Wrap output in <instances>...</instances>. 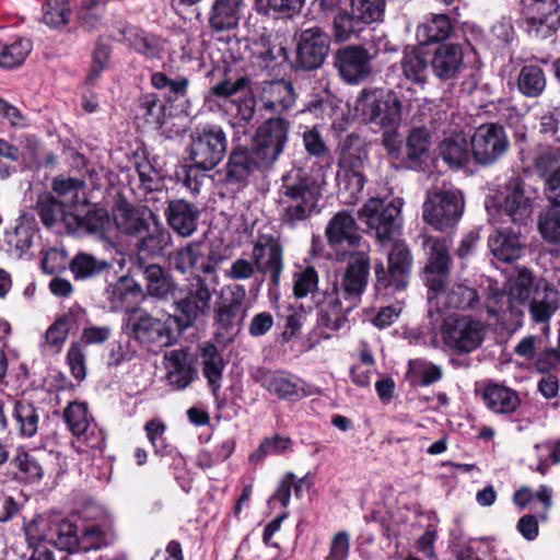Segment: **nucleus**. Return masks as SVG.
Here are the masks:
<instances>
[{"label": "nucleus", "mask_w": 560, "mask_h": 560, "mask_svg": "<svg viewBox=\"0 0 560 560\" xmlns=\"http://www.w3.org/2000/svg\"><path fill=\"white\" fill-rule=\"evenodd\" d=\"M324 179L303 167H293L280 179L277 202L288 224L304 221L318 212Z\"/></svg>", "instance_id": "obj_1"}, {"label": "nucleus", "mask_w": 560, "mask_h": 560, "mask_svg": "<svg viewBox=\"0 0 560 560\" xmlns=\"http://www.w3.org/2000/svg\"><path fill=\"white\" fill-rule=\"evenodd\" d=\"M318 282H294L293 292L299 299L306 296L308 293L316 303H322L332 308L335 318L330 319L326 315L322 316L323 324L330 329L337 330L341 327L342 302H347L346 311L352 310L360 301V295L364 291L365 282H332V291L326 294L323 291L324 299L320 300Z\"/></svg>", "instance_id": "obj_2"}, {"label": "nucleus", "mask_w": 560, "mask_h": 560, "mask_svg": "<svg viewBox=\"0 0 560 560\" xmlns=\"http://www.w3.org/2000/svg\"><path fill=\"white\" fill-rule=\"evenodd\" d=\"M126 326L131 335L142 343L170 347L183 330L182 318L167 315L156 318L143 310H131Z\"/></svg>", "instance_id": "obj_3"}, {"label": "nucleus", "mask_w": 560, "mask_h": 560, "mask_svg": "<svg viewBox=\"0 0 560 560\" xmlns=\"http://www.w3.org/2000/svg\"><path fill=\"white\" fill-rule=\"evenodd\" d=\"M228 150V138L218 125L196 127L189 135L186 148L191 166L200 171H211L221 163Z\"/></svg>", "instance_id": "obj_4"}, {"label": "nucleus", "mask_w": 560, "mask_h": 560, "mask_svg": "<svg viewBox=\"0 0 560 560\" xmlns=\"http://www.w3.org/2000/svg\"><path fill=\"white\" fill-rule=\"evenodd\" d=\"M465 207L460 190L435 188L427 194L422 206V219L438 231L454 228L463 215Z\"/></svg>", "instance_id": "obj_5"}, {"label": "nucleus", "mask_w": 560, "mask_h": 560, "mask_svg": "<svg viewBox=\"0 0 560 560\" xmlns=\"http://www.w3.org/2000/svg\"><path fill=\"white\" fill-rule=\"evenodd\" d=\"M401 109V101L390 90H363L355 103V110L365 121L376 122L383 127L398 126Z\"/></svg>", "instance_id": "obj_6"}, {"label": "nucleus", "mask_w": 560, "mask_h": 560, "mask_svg": "<svg viewBox=\"0 0 560 560\" xmlns=\"http://www.w3.org/2000/svg\"><path fill=\"white\" fill-rule=\"evenodd\" d=\"M401 199H395L384 206L378 198L369 199L359 211V219L374 230L381 243L390 241L399 228Z\"/></svg>", "instance_id": "obj_7"}, {"label": "nucleus", "mask_w": 560, "mask_h": 560, "mask_svg": "<svg viewBox=\"0 0 560 560\" xmlns=\"http://www.w3.org/2000/svg\"><path fill=\"white\" fill-rule=\"evenodd\" d=\"M485 325L470 316H450L441 328L444 343L459 353L477 349L485 338Z\"/></svg>", "instance_id": "obj_8"}, {"label": "nucleus", "mask_w": 560, "mask_h": 560, "mask_svg": "<svg viewBox=\"0 0 560 560\" xmlns=\"http://www.w3.org/2000/svg\"><path fill=\"white\" fill-rule=\"evenodd\" d=\"M509 145L506 132L498 124L479 126L470 139L471 154L482 165L495 163L506 153Z\"/></svg>", "instance_id": "obj_9"}, {"label": "nucleus", "mask_w": 560, "mask_h": 560, "mask_svg": "<svg viewBox=\"0 0 560 560\" xmlns=\"http://www.w3.org/2000/svg\"><path fill=\"white\" fill-rule=\"evenodd\" d=\"M477 292L463 282H430L428 290L429 316L447 308H467L477 300Z\"/></svg>", "instance_id": "obj_10"}, {"label": "nucleus", "mask_w": 560, "mask_h": 560, "mask_svg": "<svg viewBox=\"0 0 560 560\" xmlns=\"http://www.w3.org/2000/svg\"><path fill=\"white\" fill-rule=\"evenodd\" d=\"M538 190L518 178H513L506 185L501 212L517 224H526L533 215L534 203Z\"/></svg>", "instance_id": "obj_11"}, {"label": "nucleus", "mask_w": 560, "mask_h": 560, "mask_svg": "<svg viewBox=\"0 0 560 560\" xmlns=\"http://www.w3.org/2000/svg\"><path fill=\"white\" fill-rule=\"evenodd\" d=\"M30 541H47L52 546L67 551L78 550L79 536L74 524L67 520L48 525L46 521L34 522L26 528Z\"/></svg>", "instance_id": "obj_12"}, {"label": "nucleus", "mask_w": 560, "mask_h": 560, "mask_svg": "<svg viewBox=\"0 0 560 560\" xmlns=\"http://www.w3.org/2000/svg\"><path fill=\"white\" fill-rule=\"evenodd\" d=\"M523 13L528 31L540 37H548L560 25V7L557 0H523Z\"/></svg>", "instance_id": "obj_13"}, {"label": "nucleus", "mask_w": 560, "mask_h": 560, "mask_svg": "<svg viewBox=\"0 0 560 560\" xmlns=\"http://www.w3.org/2000/svg\"><path fill=\"white\" fill-rule=\"evenodd\" d=\"M289 121L281 117L270 118L257 130L253 148L271 165L278 160L288 140Z\"/></svg>", "instance_id": "obj_14"}, {"label": "nucleus", "mask_w": 560, "mask_h": 560, "mask_svg": "<svg viewBox=\"0 0 560 560\" xmlns=\"http://www.w3.org/2000/svg\"><path fill=\"white\" fill-rule=\"evenodd\" d=\"M371 56L361 46H347L335 56V67L342 80L349 84H359L372 72Z\"/></svg>", "instance_id": "obj_15"}, {"label": "nucleus", "mask_w": 560, "mask_h": 560, "mask_svg": "<svg viewBox=\"0 0 560 560\" xmlns=\"http://www.w3.org/2000/svg\"><path fill=\"white\" fill-rule=\"evenodd\" d=\"M249 79L238 77L235 81L224 80L210 90L211 94L224 98H231L236 107V116L248 122L254 118L256 108V98L249 89Z\"/></svg>", "instance_id": "obj_16"}, {"label": "nucleus", "mask_w": 560, "mask_h": 560, "mask_svg": "<svg viewBox=\"0 0 560 560\" xmlns=\"http://www.w3.org/2000/svg\"><path fill=\"white\" fill-rule=\"evenodd\" d=\"M211 291L205 282H190L187 289L177 292L175 304L180 312L183 329L191 326L210 308Z\"/></svg>", "instance_id": "obj_17"}, {"label": "nucleus", "mask_w": 560, "mask_h": 560, "mask_svg": "<svg viewBox=\"0 0 560 560\" xmlns=\"http://www.w3.org/2000/svg\"><path fill=\"white\" fill-rule=\"evenodd\" d=\"M329 50V37L319 27L304 30L298 43V62L306 70L322 66Z\"/></svg>", "instance_id": "obj_18"}, {"label": "nucleus", "mask_w": 560, "mask_h": 560, "mask_svg": "<svg viewBox=\"0 0 560 560\" xmlns=\"http://www.w3.org/2000/svg\"><path fill=\"white\" fill-rule=\"evenodd\" d=\"M326 236L337 254L365 244L358 233L354 218L347 211H340L331 218L326 228Z\"/></svg>", "instance_id": "obj_19"}, {"label": "nucleus", "mask_w": 560, "mask_h": 560, "mask_svg": "<svg viewBox=\"0 0 560 560\" xmlns=\"http://www.w3.org/2000/svg\"><path fill=\"white\" fill-rule=\"evenodd\" d=\"M258 271L270 280H278L282 270V249L270 235H259L253 249Z\"/></svg>", "instance_id": "obj_20"}, {"label": "nucleus", "mask_w": 560, "mask_h": 560, "mask_svg": "<svg viewBox=\"0 0 560 560\" xmlns=\"http://www.w3.org/2000/svg\"><path fill=\"white\" fill-rule=\"evenodd\" d=\"M269 166L271 164L265 162L262 155L256 154L254 148L236 147L229 156L225 177L229 183H243L256 170L268 168Z\"/></svg>", "instance_id": "obj_21"}, {"label": "nucleus", "mask_w": 560, "mask_h": 560, "mask_svg": "<svg viewBox=\"0 0 560 560\" xmlns=\"http://www.w3.org/2000/svg\"><path fill=\"white\" fill-rule=\"evenodd\" d=\"M66 225L73 232H85L104 236L109 228L112 221L108 211L104 208H89L85 212L81 209H75L65 217Z\"/></svg>", "instance_id": "obj_22"}, {"label": "nucleus", "mask_w": 560, "mask_h": 560, "mask_svg": "<svg viewBox=\"0 0 560 560\" xmlns=\"http://www.w3.org/2000/svg\"><path fill=\"white\" fill-rule=\"evenodd\" d=\"M464 66V51L459 44H442L432 57L431 67L434 75L441 81L457 78Z\"/></svg>", "instance_id": "obj_23"}, {"label": "nucleus", "mask_w": 560, "mask_h": 560, "mask_svg": "<svg viewBox=\"0 0 560 560\" xmlns=\"http://www.w3.org/2000/svg\"><path fill=\"white\" fill-rule=\"evenodd\" d=\"M259 100L266 110L281 114L292 108L296 94L291 82L275 80L261 83Z\"/></svg>", "instance_id": "obj_24"}, {"label": "nucleus", "mask_w": 560, "mask_h": 560, "mask_svg": "<svg viewBox=\"0 0 560 560\" xmlns=\"http://www.w3.org/2000/svg\"><path fill=\"white\" fill-rule=\"evenodd\" d=\"M254 378L271 395L280 399H296L305 396L299 384L284 372L258 369Z\"/></svg>", "instance_id": "obj_25"}, {"label": "nucleus", "mask_w": 560, "mask_h": 560, "mask_svg": "<svg viewBox=\"0 0 560 560\" xmlns=\"http://www.w3.org/2000/svg\"><path fill=\"white\" fill-rule=\"evenodd\" d=\"M164 366L166 370V380L176 390L186 388L197 374L188 359L187 352L182 349L165 352Z\"/></svg>", "instance_id": "obj_26"}, {"label": "nucleus", "mask_w": 560, "mask_h": 560, "mask_svg": "<svg viewBox=\"0 0 560 560\" xmlns=\"http://www.w3.org/2000/svg\"><path fill=\"white\" fill-rule=\"evenodd\" d=\"M150 218L152 222L140 235L137 244V250L141 257L162 256L172 246L171 233L156 220L153 213H150Z\"/></svg>", "instance_id": "obj_27"}, {"label": "nucleus", "mask_w": 560, "mask_h": 560, "mask_svg": "<svg viewBox=\"0 0 560 560\" xmlns=\"http://www.w3.org/2000/svg\"><path fill=\"white\" fill-rule=\"evenodd\" d=\"M439 156L451 167L466 166L471 154V147L463 132H453L444 136L438 145Z\"/></svg>", "instance_id": "obj_28"}, {"label": "nucleus", "mask_w": 560, "mask_h": 560, "mask_svg": "<svg viewBox=\"0 0 560 560\" xmlns=\"http://www.w3.org/2000/svg\"><path fill=\"white\" fill-rule=\"evenodd\" d=\"M172 265L182 273L189 272L194 278L200 279L201 275H212L218 262L200 255L199 247L188 245L177 253Z\"/></svg>", "instance_id": "obj_29"}, {"label": "nucleus", "mask_w": 560, "mask_h": 560, "mask_svg": "<svg viewBox=\"0 0 560 560\" xmlns=\"http://www.w3.org/2000/svg\"><path fill=\"white\" fill-rule=\"evenodd\" d=\"M560 306V294L549 282L536 287L529 303V313L536 323H547Z\"/></svg>", "instance_id": "obj_30"}, {"label": "nucleus", "mask_w": 560, "mask_h": 560, "mask_svg": "<svg viewBox=\"0 0 560 560\" xmlns=\"http://www.w3.org/2000/svg\"><path fill=\"white\" fill-rule=\"evenodd\" d=\"M404 78L418 86L424 88L428 82L430 68L427 54L418 47H406L400 60Z\"/></svg>", "instance_id": "obj_31"}, {"label": "nucleus", "mask_w": 560, "mask_h": 560, "mask_svg": "<svg viewBox=\"0 0 560 560\" xmlns=\"http://www.w3.org/2000/svg\"><path fill=\"white\" fill-rule=\"evenodd\" d=\"M69 269L77 279L109 277L115 262L98 258L90 253L80 252L69 262Z\"/></svg>", "instance_id": "obj_32"}, {"label": "nucleus", "mask_w": 560, "mask_h": 560, "mask_svg": "<svg viewBox=\"0 0 560 560\" xmlns=\"http://www.w3.org/2000/svg\"><path fill=\"white\" fill-rule=\"evenodd\" d=\"M166 219L180 236H190L197 229L198 210L185 200H173L168 203Z\"/></svg>", "instance_id": "obj_33"}, {"label": "nucleus", "mask_w": 560, "mask_h": 560, "mask_svg": "<svg viewBox=\"0 0 560 560\" xmlns=\"http://www.w3.org/2000/svg\"><path fill=\"white\" fill-rule=\"evenodd\" d=\"M368 153L362 139L355 135H348L340 144L339 172L362 173Z\"/></svg>", "instance_id": "obj_34"}, {"label": "nucleus", "mask_w": 560, "mask_h": 560, "mask_svg": "<svg viewBox=\"0 0 560 560\" xmlns=\"http://www.w3.org/2000/svg\"><path fill=\"white\" fill-rule=\"evenodd\" d=\"M488 244L493 256L505 262L517 259L523 249L518 235L505 230L491 234Z\"/></svg>", "instance_id": "obj_35"}, {"label": "nucleus", "mask_w": 560, "mask_h": 560, "mask_svg": "<svg viewBox=\"0 0 560 560\" xmlns=\"http://www.w3.org/2000/svg\"><path fill=\"white\" fill-rule=\"evenodd\" d=\"M242 5L243 0H215L209 18L211 27L218 32L236 27Z\"/></svg>", "instance_id": "obj_36"}, {"label": "nucleus", "mask_w": 560, "mask_h": 560, "mask_svg": "<svg viewBox=\"0 0 560 560\" xmlns=\"http://www.w3.org/2000/svg\"><path fill=\"white\" fill-rule=\"evenodd\" d=\"M451 31V21L446 14H431L417 26L416 38L420 45H429L445 40Z\"/></svg>", "instance_id": "obj_37"}, {"label": "nucleus", "mask_w": 560, "mask_h": 560, "mask_svg": "<svg viewBox=\"0 0 560 560\" xmlns=\"http://www.w3.org/2000/svg\"><path fill=\"white\" fill-rule=\"evenodd\" d=\"M112 308L130 310L144 299V293L137 282H113L106 289Z\"/></svg>", "instance_id": "obj_38"}, {"label": "nucleus", "mask_w": 560, "mask_h": 560, "mask_svg": "<svg viewBox=\"0 0 560 560\" xmlns=\"http://www.w3.org/2000/svg\"><path fill=\"white\" fill-rule=\"evenodd\" d=\"M124 40L136 51L147 58H159L163 50V42L155 35L148 34L135 26L122 30Z\"/></svg>", "instance_id": "obj_39"}, {"label": "nucleus", "mask_w": 560, "mask_h": 560, "mask_svg": "<svg viewBox=\"0 0 560 560\" xmlns=\"http://www.w3.org/2000/svg\"><path fill=\"white\" fill-rule=\"evenodd\" d=\"M483 400L490 410L502 415L514 412L520 405V398L514 390L498 384L485 388Z\"/></svg>", "instance_id": "obj_40"}, {"label": "nucleus", "mask_w": 560, "mask_h": 560, "mask_svg": "<svg viewBox=\"0 0 560 560\" xmlns=\"http://www.w3.org/2000/svg\"><path fill=\"white\" fill-rule=\"evenodd\" d=\"M200 359L202 373L208 381L213 393L221 387V378L224 370V362L217 347L210 342H205L200 347Z\"/></svg>", "instance_id": "obj_41"}, {"label": "nucleus", "mask_w": 560, "mask_h": 560, "mask_svg": "<svg viewBox=\"0 0 560 560\" xmlns=\"http://www.w3.org/2000/svg\"><path fill=\"white\" fill-rule=\"evenodd\" d=\"M544 70L536 65L523 66L516 79L517 90L526 97H538L546 89Z\"/></svg>", "instance_id": "obj_42"}, {"label": "nucleus", "mask_w": 560, "mask_h": 560, "mask_svg": "<svg viewBox=\"0 0 560 560\" xmlns=\"http://www.w3.org/2000/svg\"><path fill=\"white\" fill-rule=\"evenodd\" d=\"M368 249L369 245L365 243L338 254L342 256V259H346V256L348 255L343 280H366L370 271Z\"/></svg>", "instance_id": "obj_43"}, {"label": "nucleus", "mask_w": 560, "mask_h": 560, "mask_svg": "<svg viewBox=\"0 0 560 560\" xmlns=\"http://www.w3.org/2000/svg\"><path fill=\"white\" fill-rule=\"evenodd\" d=\"M306 0H256L258 14L273 19H292L303 9Z\"/></svg>", "instance_id": "obj_44"}, {"label": "nucleus", "mask_w": 560, "mask_h": 560, "mask_svg": "<svg viewBox=\"0 0 560 560\" xmlns=\"http://www.w3.org/2000/svg\"><path fill=\"white\" fill-rule=\"evenodd\" d=\"M115 539L112 527L108 525L91 524L85 526L79 536L78 550H98L110 545Z\"/></svg>", "instance_id": "obj_45"}, {"label": "nucleus", "mask_w": 560, "mask_h": 560, "mask_svg": "<svg viewBox=\"0 0 560 560\" xmlns=\"http://www.w3.org/2000/svg\"><path fill=\"white\" fill-rule=\"evenodd\" d=\"M117 229L128 235L140 236L151 223L140 210L131 207H120L114 218Z\"/></svg>", "instance_id": "obj_46"}, {"label": "nucleus", "mask_w": 560, "mask_h": 560, "mask_svg": "<svg viewBox=\"0 0 560 560\" xmlns=\"http://www.w3.org/2000/svg\"><path fill=\"white\" fill-rule=\"evenodd\" d=\"M32 48V43L27 38H16L10 44L0 42V66L14 68L22 65Z\"/></svg>", "instance_id": "obj_47"}, {"label": "nucleus", "mask_w": 560, "mask_h": 560, "mask_svg": "<svg viewBox=\"0 0 560 560\" xmlns=\"http://www.w3.org/2000/svg\"><path fill=\"white\" fill-rule=\"evenodd\" d=\"M108 0H82L78 11L81 25L89 30H97L103 24Z\"/></svg>", "instance_id": "obj_48"}, {"label": "nucleus", "mask_w": 560, "mask_h": 560, "mask_svg": "<svg viewBox=\"0 0 560 560\" xmlns=\"http://www.w3.org/2000/svg\"><path fill=\"white\" fill-rule=\"evenodd\" d=\"M364 28V24L357 19L352 11H339L332 21V31L336 40L346 42L357 36Z\"/></svg>", "instance_id": "obj_49"}, {"label": "nucleus", "mask_w": 560, "mask_h": 560, "mask_svg": "<svg viewBox=\"0 0 560 560\" xmlns=\"http://www.w3.org/2000/svg\"><path fill=\"white\" fill-rule=\"evenodd\" d=\"M14 418L23 436L31 438L35 435L38 430L39 416L34 405L26 400L15 401Z\"/></svg>", "instance_id": "obj_50"}, {"label": "nucleus", "mask_w": 560, "mask_h": 560, "mask_svg": "<svg viewBox=\"0 0 560 560\" xmlns=\"http://www.w3.org/2000/svg\"><path fill=\"white\" fill-rule=\"evenodd\" d=\"M339 194L346 203H355L359 199L365 177L363 173L339 172L337 174Z\"/></svg>", "instance_id": "obj_51"}, {"label": "nucleus", "mask_w": 560, "mask_h": 560, "mask_svg": "<svg viewBox=\"0 0 560 560\" xmlns=\"http://www.w3.org/2000/svg\"><path fill=\"white\" fill-rule=\"evenodd\" d=\"M429 244L430 256L424 271L429 275L446 277L448 275L450 257L445 243L440 240H431Z\"/></svg>", "instance_id": "obj_52"}, {"label": "nucleus", "mask_w": 560, "mask_h": 560, "mask_svg": "<svg viewBox=\"0 0 560 560\" xmlns=\"http://www.w3.org/2000/svg\"><path fill=\"white\" fill-rule=\"evenodd\" d=\"M351 11L364 26L382 21L385 0H351Z\"/></svg>", "instance_id": "obj_53"}, {"label": "nucleus", "mask_w": 560, "mask_h": 560, "mask_svg": "<svg viewBox=\"0 0 560 560\" xmlns=\"http://www.w3.org/2000/svg\"><path fill=\"white\" fill-rule=\"evenodd\" d=\"M411 255L404 244H395L388 255V273L393 280L409 276Z\"/></svg>", "instance_id": "obj_54"}, {"label": "nucleus", "mask_w": 560, "mask_h": 560, "mask_svg": "<svg viewBox=\"0 0 560 560\" xmlns=\"http://www.w3.org/2000/svg\"><path fill=\"white\" fill-rule=\"evenodd\" d=\"M63 419L72 434L79 438L92 424L88 407L83 402H71L63 411Z\"/></svg>", "instance_id": "obj_55"}, {"label": "nucleus", "mask_w": 560, "mask_h": 560, "mask_svg": "<svg viewBox=\"0 0 560 560\" xmlns=\"http://www.w3.org/2000/svg\"><path fill=\"white\" fill-rule=\"evenodd\" d=\"M37 211L42 222L46 226H52L58 220L65 222V217L72 212L67 210V207L59 200L50 196L42 197L37 202Z\"/></svg>", "instance_id": "obj_56"}, {"label": "nucleus", "mask_w": 560, "mask_h": 560, "mask_svg": "<svg viewBox=\"0 0 560 560\" xmlns=\"http://www.w3.org/2000/svg\"><path fill=\"white\" fill-rule=\"evenodd\" d=\"M83 183L73 178H56L52 189L59 197V201L71 210L79 202V195Z\"/></svg>", "instance_id": "obj_57"}, {"label": "nucleus", "mask_w": 560, "mask_h": 560, "mask_svg": "<svg viewBox=\"0 0 560 560\" xmlns=\"http://www.w3.org/2000/svg\"><path fill=\"white\" fill-rule=\"evenodd\" d=\"M137 115L149 124L162 125L164 106L155 94H147L139 100Z\"/></svg>", "instance_id": "obj_58"}, {"label": "nucleus", "mask_w": 560, "mask_h": 560, "mask_svg": "<svg viewBox=\"0 0 560 560\" xmlns=\"http://www.w3.org/2000/svg\"><path fill=\"white\" fill-rule=\"evenodd\" d=\"M43 11V21L50 27H59L69 21L70 8L68 0H47Z\"/></svg>", "instance_id": "obj_59"}, {"label": "nucleus", "mask_w": 560, "mask_h": 560, "mask_svg": "<svg viewBox=\"0 0 560 560\" xmlns=\"http://www.w3.org/2000/svg\"><path fill=\"white\" fill-rule=\"evenodd\" d=\"M431 136L424 128H415L407 138V156L411 161L420 160L429 151Z\"/></svg>", "instance_id": "obj_60"}, {"label": "nucleus", "mask_w": 560, "mask_h": 560, "mask_svg": "<svg viewBox=\"0 0 560 560\" xmlns=\"http://www.w3.org/2000/svg\"><path fill=\"white\" fill-rule=\"evenodd\" d=\"M292 441L288 436L276 434L264 439L258 450L252 454V460H261L268 455H281L291 450Z\"/></svg>", "instance_id": "obj_61"}, {"label": "nucleus", "mask_w": 560, "mask_h": 560, "mask_svg": "<svg viewBox=\"0 0 560 560\" xmlns=\"http://www.w3.org/2000/svg\"><path fill=\"white\" fill-rule=\"evenodd\" d=\"M538 228L546 241L560 244V207L552 208L541 215Z\"/></svg>", "instance_id": "obj_62"}, {"label": "nucleus", "mask_w": 560, "mask_h": 560, "mask_svg": "<svg viewBox=\"0 0 560 560\" xmlns=\"http://www.w3.org/2000/svg\"><path fill=\"white\" fill-rule=\"evenodd\" d=\"M560 161V137H557L553 145H542L534 160L537 171L545 175Z\"/></svg>", "instance_id": "obj_63"}, {"label": "nucleus", "mask_w": 560, "mask_h": 560, "mask_svg": "<svg viewBox=\"0 0 560 560\" xmlns=\"http://www.w3.org/2000/svg\"><path fill=\"white\" fill-rule=\"evenodd\" d=\"M245 295V289L238 283L226 284L220 291L217 307L242 310Z\"/></svg>", "instance_id": "obj_64"}]
</instances>
